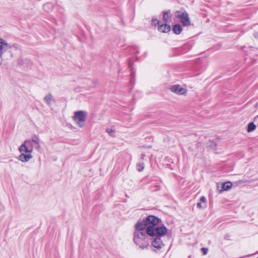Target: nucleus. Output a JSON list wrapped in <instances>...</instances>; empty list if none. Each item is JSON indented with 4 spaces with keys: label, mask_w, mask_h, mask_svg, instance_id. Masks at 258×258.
Segmentation results:
<instances>
[{
    "label": "nucleus",
    "mask_w": 258,
    "mask_h": 258,
    "mask_svg": "<svg viewBox=\"0 0 258 258\" xmlns=\"http://www.w3.org/2000/svg\"><path fill=\"white\" fill-rule=\"evenodd\" d=\"M161 22L159 21L158 20L156 19H153L152 20V24L154 25L155 26H158V27L159 26L160 24H161Z\"/></svg>",
    "instance_id": "aec40b11"
},
{
    "label": "nucleus",
    "mask_w": 258,
    "mask_h": 258,
    "mask_svg": "<svg viewBox=\"0 0 258 258\" xmlns=\"http://www.w3.org/2000/svg\"><path fill=\"white\" fill-rule=\"evenodd\" d=\"M170 11L163 12V21L164 23H168L170 19Z\"/></svg>",
    "instance_id": "4468645a"
},
{
    "label": "nucleus",
    "mask_w": 258,
    "mask_h": 258,
    "mask_svg": "<svg viewBox=\"0 0 258 258\" xmlns=\"http://www.w3.org/2000/svg\"><path fill=\"white\" fill-rule=\"evenodd\" d=\"M148 234L146 232H134V241L140 248L144 249L149 244Z\"/></svg>",
    "instance_id": "20e7f679"
},
{
    "label": "nucleus",
    "mask_w": 258,
    "mask_h": 258,
    "mask_svg": "<svg viewBox=\"0 0 258 258\" xmlns=\"http://www.w3.org/2000/svg\"><path fill=\"white\" fill-rule=\"evenodd\" d=\"M152 245L155 248L160 249L163 246L164 244L161 237L155 236V239L152 242Z\"/></svg>",
    "instance_id": "9d476101"
},
{
    "label": "nucleus",
    "mask_w": 258,
    "mask_h": 258,
    "mask_svg": "<svg viewBox=\"0 0 258 258\" xmlns=\"http://www.w3.org/2000/svg\"><path fill=\"white\" fill-rule=\"evenodd\" d=\"M209 146H210L212 148H215L216 146V144L215 142L213 141H209Z\"/></svg>",
    "instance_id": "4be33fe9"
},
{
    "label": "nucleus",
    "mask_w": 258,
    "mask_h": 258,
    "mask_svg": "<svg viewBox=\"0 0 258 258\" xmlns=\"http://www.w3.org/2000/svg\"><path fill=\"white\" fill-rule=\"evenodd\" d=\"M158 29L159 31L163 33H167L171 30V27L167 23L163 24L162 23L158 26Z\"/></svg>",
    "instance_id": "9b49d317"
},
{
    "label": "nucleus",
    "mask_w": 258,
    "mask_h": 258,
    "mask_svg": "<svg viewBox=\"0 0 258 258\" xmlns=\"http://www.w3.org/2000/svg\"><path fill=\"white\" fill-rule=\"evenodd\" d=\"M14 46L16 48H17V49L19 48V47H20V46H19V45H14Z\"/></svg>",
    "instance_id": "b1692460"
},
{
    "label": "nucleus",
    "mask_w": 258,
    "mask_h": 258,
    "mask_svg": "<svg viewBox=\"0 0 258 258\" xmlns=\"http://www.w3.org/2000/svg\"><path fill=\"white\" fill-rule=\"evenodd\" d=\"M201 250H202L203 254L204 255H206L208 253V248L203 247V248H202Z\"/></svg>",
    "instance_id": "412c9836"
},
{
    "label": "nucleus",
    "mask_w": 258,
    "mask_h": 258,
    "mask_svg": "<svg viewBox=\"0 0 258 258\" xmlns=\"http://www.w3.org/2000/svg\"><path fill=\"white\" fill-rule=\"evenodd\" d=\"M158 223L153 224L147 229V234L149 236L161 237L166 234L168 230L164 226H158Z\"/></svg>",
    "instance_id": "7ed1b4c3"
},
{
    "label": "nucleus",
    "mask_w": 258,
    "mask_h": 258,
    "mask_svg": "<svg viewBox=\"0 0 258 258\" xmlns=\"http://www.w3.org/2000/svg\"><path fill=\"white\" fill-rule=\"evenodd\" d=\"M256 128L255 125L253 122H250L248 124L247 126V132L248 133L252 132Z\"/></svg>",
    "instance_id": "dca6fc26"
},
{
    "label": "nucleus",
    "mask_w": 258,
    "mask_h": 258,
    "mask_svg": "<svg viewBox=\"0 0 258 258\" xmlns=\"http://www.w3.org/2000/svg\"><path fill=\"white\" fill-rule=\"evenodd\" d=\"M206 198L203 196L200 198V202L197 204V207L199 208H204L206 207Z\"/></svg>",
    "instance_id": "ddd939ff"
},
{
    "label": "nucleus",
    "mask_w": 258,
    "mask_h": 258,
    "mask_svg": "<svg viewBox=\"0 0 258 258\" xmlns=\"http://www.w3.org/2000/svg\"><path fill=\"white\" fill-rule=\"evenodd\" d=\"M172 30L174 33L176 34H179L182 31V28L179 24H176L173 26Z\"/></svg>",
    "instance_id": "2eb2a0df"
},
{
    "label": "nucleus",
    "mask_w": 258,
    "mask_h": 258,
    "mask_svg": "<svg viewBox=\"0 0 258 258\" xmlns=\"http://www.w3.org/2000/svg\"><path fill=\"white\" fill-rule=\"evenodd\" d=\"M40 142V138L36 135H33L30 139L25 141L19 148L21 154L19 156L18 159L23 162H26L32 159L33 156L31 154L33 148L38 152H41V146Z\"/></svg>",
    "instance_id": "f257e3e1"
},
{
    "label": "nucleus",
    "mask_w": 258,
    "mask_h": 258,
    "mask_svg": "<svg viewBox=\"0 0 258 258\" xmlns=\"http://www.w3.org/2000/svg\"><path fill=\"white\" fill-rule=\"evenodd\" d=\"M232 183L230 181L225 182L223 183L221 186L217 184V189L220 192H222L223 191L230 189L232 187Z\"/></svg>",
    "instance_id": "1a4fd4ad"
},
{
    "label": "nucleus",
    "mask_w": 258,
    "mask_h": 258,
    "mask_svg": "<svg viewBox=\"0 0 258 258\" xmlns=\"http://www.w3.org/2000/svg\"><path fill=\"white\" fill-rule=\"evenodd\" d=\"M169 89L171 92L179 95H185L187 93V89L179 85H172Z\"/></svg>",
    "instance_id": "0eeeda50"
},
{
    "label": "nucleus",
    "mask_w": 258,
    "mask_h": 258,
    "mask_svg": "<svg viewBox=\"0 0 258 258\" xmlns=\"http://www.w3.org/2000/svg\"><path fill=\"white\" fill-rule=\"evenodd\" d=\"M3 55L0 54V65H1L3 63Z\"/></svg>",
    "instance_id": "5701e85b"
},
{
    "label": "nucleus",
    "mask_w": 258,
    "mask_h": 258,
    "mask_svg": "<svg viewBox=\"0 0 258 258\" xmlns=\"http://www.w3.org/2000/svg\"><path fill=\"white\" fill-rule=\"evenodd\" d=\"M141 158H142V159H144V155H142Z\"/></svg>",
    "instance_id": "393cba45"
},
{
    "label": "nucleus",
    "mask_w": 258,
    "mask_h": 258,
    "mask_svg": "<svg viewBox=\"0 0 258 258\" xmlns=\"http://www.w3.org/2000/svg\"><path fill=\"white\" fill-rule=\"evenodd\" d=\"M106 132L111 137H114L115 136V129L113 127L107 128Z\"/></svg>",
    "instance_id": "a211bd4d"
},
{
    "label": "nucleus",
    "mask_w": 258,
    "mask_h": 258,
    "mask_svg": "<svg viewBox=\"0 0 258 258\" xmlns=\"http://www.w3.org/2000/svg\"><path fill=\"white\" fill-rule=\"evenodd\" d=\"M159 219L155 216L150 215L146 218L143 221L138 222L135 225V230L134 232H146L149 226L153 224L159 223Z\"/></svg>",
    "instance_id": "f03ea898"
},
{
    "label": "nucleus",
    "mask_w": 258,
    "mask_h": 258,
    "mask_svg": "<svg viewBox=\"0 0 258 258\" xmlns=\"http://www.w3.org/2000/svg\"><path fill=\"white\" fill-rule=\"evenodd\" d=\"M144 166L143 163H139L137 164V169L138 171H139V172L142 171L144 169Z\"/></svg>",
    "instance_id": "6ab92c4d"
},
{
    "label": "nucleus",
    "mask_w": 258,
    "mask_h": 258,
    "mask_svg": "<svg viewBox=\"0 0 258 258\" xmlns=\"http://www.w3.org/2000/svg\"><path fill=\"white\" fill-rule=\"evenodd\" d=\"M175 17L180 20V22L183 26H189L190 25V20L187 13L184 10L176 11L175 13Z\"/></svg>",
    "instance_id": "423d86ee"
},
{
    "label": "nucleus",
    "mask_w": 258,
    "mask_h": 258,
    "mask_svg": "<svg viewBox=\"0 0 258 258\" xmlns=\"http://www.w3.org/2000/svg\"><path fill=\"white\" fill-rule=\"evenodd\" d=\"M44 100L47 103L48 106H50L54 103L55 100L54 97L51 94H47L44 98Z\"/></svg>",
    "instance_id": "f8f14e48"
},
{
    "label": "nucleus",
    "mask_w": 258,
    "mask_h": 258,
    "mask_svg": "<svg viewBox=\"0 0 258 258\" xmlns=\"http://www.w3.org/2000/svg\"><path fill=\"white\" fill-rule=\"evenodd\" d=\"M43 9L45 11L48 12L52 10V5L50 3H47L44 5Z\"/></svg>",
    "instance_id": "f3484780"
},
{
    "label": "nucleus",
    "mask_w": 258,
    "mask_h": 258,
    "mask_svg": "<svg viewBox=\"0 0 258 258\" xmlns=\"http://www.w3.org/2000/svg\"><path fill=\"white\" fill-rule=\"evenodd\" d=\"M11 48V45L7 41L3 38H0V54L3 55L9 49Z\"/></svg>",
    "instance_id": "6e6552de"
},
{
    "label": "nucleus",
    "mask_w": 258,
    "mask_h": 258,
    "mask_svg": "<svg viewBox=\"0 0 258 258\" xmlns=\"http://www.w3.org/2000/svg\"><path fill=\"white\" fill-rule=\"evenodd\" d=\"M87 116V112L85 111H77L74 113L73 119L75 123L79 127H83L85 126V123Z\"/></svg>",
    "instance_id": "39448f33"
}]
</instances>
